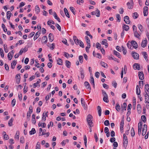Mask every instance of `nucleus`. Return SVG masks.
Returning a JSON list of instances; mask_svg holds the SVG:
<instances>
[{"mask_svg":"<svg viewBox=\"0 0 149 149\" xmlns=\"http://www.w3.org/2000/svg\"><path fill=\"white\" fill-rule=\"evenodd\" d=\"M64 11L65 12V13L66 15V16L68 18H70V16L69 14L68 11L66 8H64Z\"/></svg>","mask_w":149,"mask_h":149,"instance_id":"aec40b11","label":"nucleus"},{"mask_svg":"<svg viewBox=\"0 0 149 149\" xmlns=\"http://www.w3.org/2000/svg\"><path fill=\"white\" fill-rule=\"evenodd\" d=\"M31 113L29 112H27V118L28 120H29L31 117Z\"/></svg>","mask_w":149,"mask_h":149,"instance_id":"338daca9","label":"nucleus"},{"mask_svg":"<svg viewBox=\"0 0 149 149\" xmlns=\"http://www.w3.org/2000/svg\"><path fill=\"white\" fill-rule=\"evenodd\" d=\"M145 103H149V93L146 92V93L145 95Z\"/></svg>","mask_w":149,"mask_h":149,"instance_id":"423d86ee","label":"nucleus"},{"mask_svg":"<svg viewBox=\"0 0 149 149\" xmlns=\"http://www.w3.org/2000/svg\"><path fill=\"white\" fill-rule=\"evenodd\" d=\"M17 63V61L15 60H14L13 61V62L11 63V68L12 69L14 68L15 67V66L16 65Z\"/></svg>","mask_w":149,"mask_h":149,"instance_id":"5701e85b","label":"nucleus"},{"mask_svg":"<svg viewBox=\"0 0 149 149\" xmlns=\"http://www.w3.org/2000/svg\"><path fill=\"white\" fill-rule=\"evenodd\" d=\"M97 109L98 111L99 115L100 116L101 115V108L100 106H98L97 107Z\"/></svg>","mask_w":149,"mask_h":149,"instance_id":"cd10ccee","label":"nucleus"},{"mask_svg":"<svg viewBox=\"0 0 149 149\" xmlns=\"http://www.w3.org/2000/svg\"><path fill=\"white\" fill-rule=\"evenodd\" d=\"M38 125L39 127H41L42 128H44L46 127V124L45 123H40L39 122L38 123Z\"/></svg>","mask_w":149,"mask_h":149,"instance_id":"bb28decb","label":"nucleus"},{"mask_svg":"<svg viewBox=\"0 0 149 149\" xmlns=\"http://www.w3.org/2000/svg\"><path fill=\"white\" fill-rule=\"evenodd\" d=\"M113 53L118 58H120V55L118 52L115 50H114Z\"/></svg>","mask_w":149,"mask_h":149,"instance_id":"c85d7f7f","label":"nucleus"},{"mask_svg":"<svg viewBox=\"0 0 149 149\" xmlns=\"http://www.w3.org/2000/svg\"><path fill=\"white\" fill-rule=\"evenodd\" d=\"M126 107H127V104L125 102H124L123 103V105H122L121 108H123V109H124L125 110H126Z\"/></svg>","mask_w":149,"mask_h":149,"instance_id":"09e8293b","label":"nucleus"},{"mask_svg":"<svg viewBox=\"0 0 149 149\" xmlns=\"http://www.w3.org/2000/svg\"><path fill=\"white\" fill-rule=\"evenodd\" d=\"M123 29L125 30V31H127L129 29V26L126 24H124L123 26Z\"/></svg>","mask_w":149,"mask_h":149,"instance_id":"a211bd4d","label":"nucleus"},{"mask_svg":"<svg viewBox=\"0 0 149 149\" xmlns=\"http://www.w3.org/2000/svg\"><path fill=\"white\" fill-rule=\"evenodd\" d=\"M53 14H54L53 16H54V18L56 19H57L59 22H61V21H60V19L58 17L56 13L55 12H53Z\"/></svg>","mask_w":149,"mask_h":149,"instance_id":"dca6fc26","label":"nucleus"},{"mask_svg":"<svg viewBox=\"0 0 149 149\" xmlns=\"http://www.w3.org/2000/svg\"><path fill=\"white\" fill-rule=\"evenodd\" d=\"M19 131H17L16 133V134L15 136V138L16 139H17V140H18L19 139Z\"/></svg>","mask_w":149,"mask_h":149,"instance_id":"e433bc0d","label":"nucleus"},{"mask_svg":"<svg viewBox=\"0 0 149 149\" xmlns=\"http://www.w3.org/2000/svg\"><path fill=\"white\" fill-rule=\"evenodd\" d=\"M147 130L143 129L142 134L143 136H144L146 133Z\"/></svg>","mask_w":149,"mask_h":149,"instance_id":"13d9d810","label":"nucleus"},{"mask_svg":"<svg viewBox=\"0 0 149 149\" xmlns=\"http://www.w3.org/2000/svg\"><path fill=\"white\" fill-rule=\"evenodd\" d=\"M134 36H135L136 37L138 38V39L140 38V36L139 34L137 32L136 30L135 32H134Z\"/></svg>","mask_w":149,"mask_h":149,"instance_id":"b1692460","label":"nucleus"},{"mask_svg":"<svg viewBox=\"0 0 149 149\" xmlns=\"http://www.w3.org/2000/svg\"><path fill=\"white\" fill-rule=\"evenodd\" d=\"M73 39L75 43L77 45H78L79 44V41H80V40H79L77 38V37L75 36H73Z\"/></svg>","mask_w":149,"mask_h":149,"instance_id":"ddd939ff","label":"nucleus"},{"mask_svg":"<svg viewBox=\"0 0 149 149\" xmlns=\"http://www.w3.org/2000/svg\"><path fill=\"white\" fill-rule=\"evenodd\" d=\"M137 110L138 112L140 113L141 112V105L140 104H138L137 105Z\"/></svg>","mask_w":149,"mask_h":149,"instance_id":"72a5a7b5","label":"nucleus"},{"mask_svg":"<svg viewBox=\"0 0 149 149\" xmlns=\"http://www.w3.org/2000/svg\"><path fill=\"white\" fill-rule=\"evenodd\" d=\"M41 34V31H38L36 33L33 38V39L34 40H36L37 38H38L39 36H40V35Z\"/></svg>","mask_w":149,"mask_h":149,"instance_id":"f8f14e48","label":"nucleus"},{"mask_svg":"<svg viewBox=\"0 0 149 149\" xmlns=\"http://www.w3.org/2000/svg\"><path fill=\"white\" fill-rule=\"evenodd\" d=\"M131 135L132 136H134L135 134L134 129L132 127L131 130Z\"/></svg>","mask_w":149,"mask_h":149,"instance_id":"8fccbe9b","label":"nucleus"},{"mask_svg":"<svg viewBox=\"0 0 149 149\" xmlns=\"http://www.w3.org/2000/svg\"><path fill=\"white\" fill-rule=\"evenodd\" d=\"M35 11L36 12V13L38 14L40 12V8L38 5H36V6Z\"/></svg>","mask_w":149,"mask_h":149,"instance_id":"c9c22d12","label":"nucleus"},{"mask_svg":"<svg viewBox=\"0 0 149 149\" xmlns=\"http://www.w3.org/2000/svg\"><path fill=\"white\" fill-rule=\"evenodd\" d=\"M49 38L50 42H52L54 40V36L52 33H50L49 35Z\"/></svg>","mask_w":149,"mask_h":149,"instance_id":"2eb2a0df","label":"nucleus"},{"mask_svg":"<svg viewBox=\"0 0 149 149\" xmlns=\"http://www.w3.org/2000/svg\"><path fill=\"white\" fill-rule=\"evenodd\" d=\"M139 15L136 12H135L133 13L132 17L134 19H136L138 18Z\"/></svg>","mask_w":149,"mask_h":149,"instance_id":"f704fd0d","label":"nucleus"},{"mask_svg":"<svg viewBox=\"0 0 149 149\" xmlns=\"http://www.w3.org/2000/svg\"><path fill=\"white\" fill-rule=\"evenodd\" d=\"M131 43L133 47L135 49H136L138 47V45L136 42L134 40H132L131 41Z\"/></svg>","mask_w":149,"mask_h":149,"instance_id":"9b49d317","label":"nucleus"},{"mask_svg":"<svg viewBox=\"0 0 149 149\" xmlns=\"http://www.w3.org/2000/svg\"><path fill=\"white\" fill-rule=\"evenodd\" d=\"M116 110L118 111H120V106L119 104L117 103L116 104Z\"/></svg>","mask_w":149,"mask_h":149,"instance_id":"58836bf2","label":"nucleus"},{"mask_svg":"<svg viewBox=\"0 0 149 149\" xmlns=\"http://www.w3.org/2000/svg\"><path fill=\"white\" fill-rule=\"evenodd\" d=\"M140 65L138 63H135L133 65V67L135 70H140Z\"/></svg>","mask_w":149,"mask_h":149,"instance_id":"6e6552de","label":"nucleus"},{"mask_svg":"<svg viewBox=\"0 0 149 149\" xmlns=\"http://www.w3.org/2000/svg\"><path fill=\"white\" fill-rule=\"evenodd\" d=\"M47 23L48 25H51V23L53 24H55L54 22L52 20H49L48 21Z\"/></svg>","mask_w":149,"mask_h":149,"instance_id":"4d7b16f0","label":"nucleus"},{"mask_svg":"<svg viewBox=\"0 0 149 149\" xmlns=\"http://www.w3.org/2000/svg\"><path fill=\"white\" fill-rule=\"evenodd\" d=\"M55 26L57 28V29L59 30V31H61V28L60 26L58 24H56L55 25Z\"/></svg>","mask_w":149,"mask_h":149,"instance_id":"0e129e2a","label":"nucleus"},{"mask_svg":"<svg viewBox=\"0 0 149 149\" xmlns=\"http://www.w3.org/2000/svg\"><path fill=\"white\" fill-rule=\"evenodd\" d=\"M132 56L135 59H138L139 58V54L135 52H132Z\"/></svg>","mask_w":149,"mask_h":149,"instance_id":"0eeeda50","label":"nucleus"},{"mask_svg":"<svg viewBox=\"0 0 149 149\" xmlns=\"http://www.w3.org/2000/svg\"><path fill=\"white\" fill-rule=\"evenodd\" d=\"M57 64L61 65H62V60L61 58H58L57 61Z\"/></svg>","mask_w":149,"mask_h":149,"instance_id":"a19ab883","label":"nucleus"},{"mask_svg":"<svg viewBox=\"0 0 149 149\" xmlns=\"http://www.w3.org/2000/svg\"><path fill=\"white\" fill-rule=\"evenodd\" d=\"M123 144L124 146L126 147L128 144V141L127 136L125 134H123Z\"/></svg>","mask_w":149,"mask_h":149,"instance_id":"f03ea898","label":"nucleus"},{"mask_svg":"<svg viewBox=\"0 0 149 149\" xmlns=\"http://www.w3.org/2000/svg\"><path fill=\"white\" fill-rule=\"evenodd\" d=\"M81 78L83 79L84 77V72L83 70L81 71Z\"/></svg>","mask_w":149,"mask_h":149,"instance_id":"69168bd1","label":"nucleus"},{"mask_svg":"<svg viewBox=\"0 0 149 149\" xmlns=\"http://www.w3.org/2000/svg\"><path fill=\"white\" fill-rule=\"evenodd\" d=\"M144 74L142 71L139 72L138 74V76L139 79L141 80H143L144 79Z\"/></svg>","mask_w":149,"mask_h":149,"instance_id":"20e7f679","label":"nucleus"},{"mask_svg":"<svg viewBox=\"0 0 149 149\" xmlns=\"http://www.w3.org/2000/svg\"><path fill=\"white\" fill-rule=\"evenodd\" d=\"M41 82L40 79H39L36 83H35L33 84V86L34 88H36L37 86V85L39 84Z\"/></svg>","mask_w":149,"mask_h":149,"instance_id":"37998d69","label":"nucleus"},{"mask_svg":"<svg viewBox=\"0 0 149 149\" xmlns=\"http://www.w3.org/2000/svg\"><path fill=\"white\" fill-rule=\"evenodd\" d=\"M83 56H79V61L80 63H82L83 62Z\"/></svg>","mask_w":149,"mask_h":149,"instance_id":"de8ad7c7","label":"nucleus"},{"mask_svg":"<svg viewBox=\"0 0 149 149\" xmlns=\"http://www.w3.org/2000/svg\"><path fill=\"white\" fill-rule=\"evenodd\" d=\"M129 42L127 44V46L128 48L130 49H131L132 47V44L131 43H129Z\"/></svg>","mask_w":149,"mask_h":149,"instance_id":"bf43d9fd","label":"nucleus"},{"mask_svg":"<svg viewBox=\"0 0 149 149\" xmlns=\"http://www.w3.org/2000/svg\"><path fill=\"white\" fill-rule=\"evenodd\" d=\"M136 93L137 95H139L140 94L141 91L138 86L137 85L136 88Z\"/></svg>","mask_w":149,"mask_h":149,"instance_id":"2f4dec72","label":"nucleus"},{"mask_svg":"<svg viewBox=\"0 0 149 149\" xmlns=\"http://www.w3.org/2000/svg\"><path fill=\"white\" fill-rule=\"evenodd\" d=\"M41 41L42 42V43L44 44H46L47 41V37L46 36H43L42 38Z\"/></svg>","mask_w":149,"mask_h":149,"instance_id":"9d476101","label":"nucleus"},{"mask_svg":"<svg viewBox=\"0 0 149 149\" xmlns=\"http://www.w3.org/2000/svg\"><path fill=\"white\" fill-rule=\"evenodd\" d=\"M138 27L139 29L140 30L141 32H142L143 31V26L141 24H138Z\"/></svg>","mask_w":149,"mask_h":149,"instance_id":"79ce46f5","label":"nucleus"},{"mask_svg":"<svg viewBox=\"0 0 149 149\" xmlns=\"http://www.w3.org/2000/svg\"><path fill=\"white\" fill-rule=\"evenodd\" d=\"M85 39L87 45H91L90 41L89 39V38L88 36H86L85 37Z\"/></svg>","mask_w":149,"mask_h":149,"instance_id":"4be33fe9","label":"nucleus"},{"mask_svg":"<svg viewBox=\"0 0 149 149\" xmlns=\"http://www.w3.org/2000/svg\"><path fill=\"white\" fill-rule=\"evenodd\" d=\"M100 64L102 67L105 68H107L108 67L107 64L103 62H101Z\"/></svg>","mask_w":149,"mask_h":149,"instance_id":"c756f323","label":"nucleus"},{"mask_svg":"<svg viewBox=\"0 0 149 149\" xmlns=\"http://www.w3.org/2000/svg\"><path fill=\"white\" fill-rule=\"evenodd\" d=\"M116 17L117 19V20L118 22H120V21L121 17L120 15L119 14H117L116 15Z\"/></svg>","mask_w":149,"mask_h":149,"instance_id":"603ef678","label":"nucleus"},{"mask_svg":"<svg viewBox=\"0 0 149 149\" xmlns=\"http://www.w3.org/2000/svg\"><path fill=\"white\" fill-rule=\"evenodd\" d=\"M142 126V123L141 122H139L138 125V129L141 130Z\"/></svg>","mask_w":149,"mask_h":149,"instance_id":"5fc2aeb1","label":"nucleus"},{"mask_svg":"<svg viewBox=\"0 0 149 149\" xmlns=\"http://www.w3.org/2000/svg\"><path fill=\"white\" fill-rule=\"evenodd\" d=\"M33 112V108L31 106H30L29 109V111L27 112H29L30 113H32Z\"/></svg>","mask_w":149,"mask_h":149,"instance_id":"774afa93","label":"nucleus"},{"mask_svg":"<svg viewBox=\"0 0 149 149\" xmlns=\"http://www.w3.org/2000/svg\"><path fill=\"white\" fill-rule=\"evenodd\" d=\"M3 50L1 49H0V54L1 57L3 58L4 57V54L3 53Z\"/></svg>","mask_w":149,"mask_h":149,"instance_id":"49530a36","label":"nucleus"},{"mask_svg":"<svg viewBox=\"0 0 149 149\" xmlns=\"http://www.w3.org/2000/svg\"><path fill=\"white\" fill-rule=\"evenodd\" d=\"M112 86L115 88H116L117 87V84L116 82L115 81H113L112 83Z\"/></svg>","mask_w":149,"mask_h":149,"instance_id":"680f3d73","label":"nucleus"},{"mask_svg":"<svg viewBox=\"0 0 149 149\" xmlns=\"http://www.w3.org/2000/svg\"><path fill=\"white\" fill-rule=\"evenodd\" d=\"M103 101L106 102L107 103L109 102V100L108 98V96H104L103 98Z\"/></svg>","mask_w":149,"mask_h":149,"instance_id":"3c124183","label":"nucleus"},{"mask_svg":"<svg viewBox=\"0 0 149 149\" xmlns=\"http://www.w3.org/2000/svg\"><path fill=\"white\" fill-rule=\"evenodd\" d=\"M122 51L123 54L124 55H125L126 54L127 51L126 49H125L123 46H122Z\"/></svg>","mask_w":149,"mask_h":149,"instance_id":"052dcab7","label":"nucleus"},{"mask_svg":"<svg viewBox=\"0 0 149 149\" xmlns=\"http://www.w3.org/2000/svg\"><path fill=\"white\" fill-rule=\"evenodd\" d=\"M133 2L132 0H131V2L127 3V5L128 6V8L129 9H132L133 8Z\"/></svg>","mask_w":149,"mask_h":149,"instance_id":"39448f33","label":"nucleus"},{"mask_svg":"<svg viewBox=\"0 0 149 149\" xmlns=\"http://www.w3.org/2000/svg\"><path fill=\"white\" fill-rule=\"evenodd\" d=\"M13 118H11L10 119V120H9V121L8 122V125L9 126H12V123L13 120Z\"/></svg>","mask_w":149,"mask_h":149,"instance_id":"473e14b6","label":"nucleus"},{"mask_svg":"<svg viewBox=\"0 0 149 149\" xmlns=\"http://www.w3.org/2000/svg\"><path fill=\"white\" fill-rule=\"evenodd\" d=\"M8 57L9 59L10 60H11L12 57V56L11 52H9L8 53Z\"/></svg>","mask_w":149,"mask_h":149,"instance_id":"6e6d98bb","label":"nucleus"},{"mask_svg":"<svg viewBox=\"0 0 149 149\" xmlns=\"http://www.w3.org/2000/svg\"><path fill=\"white\" fill-rule=\"evenodd\" d=\"M12 13H11L10 11H8L6 13L7 18L9 20L10 19L11 15Z\"/></svg>","mask_w":149,"mask_h":149,"instance_id":"a878e982","label":"nucleus"},{"mask_svg":"<svg viewBox=\"0 0 149 149\" xmlns=\"http://www.w3.org/2000/svg\"><path fill=\"white\" fill-rule=\"evenodd\" d=\"M145 89L146 93V92H147L148 93H149V85L148 84H146Z\"/></svg>","mask_w":149,"mask_h":149,"instance_id":"412c9836","label":"nucleus"},{"mask_svg":"<svg viewBox=\"0 0 149 149\" xmlns=\"http://www.w3.org/2000/svg\"><path fill=\"white\" fill-rule=\"evenodd\" d=\"M36 149H40V143L39 142H37L36 143Z\"/></svg>","mask_w":149,"mask_h":149,"instance_id":"c03bdc74","label":"nucleus"},{"mask_svg":"<svg viewBox=\"0 0 149 149\" xmlns=\"http://www.w3.org/2000/svg\"><path fill=\"white\" fill-rule=\"evenodd\" d=\"M85 86L86 88L87 89H89L90 90L91 89V88L89 83L87 81H85L84 83Z\"/></svg>","mask_w":149,"mask_h":149,"instance_id":"f3484780","label":"nucleus"},{"mask_svg":"<svg viewBox=\"0 0 149 149\" xmlns=\"http://www.w3.org/2000/svg\"><path fill=\"white\" fill-rule=\"evenodd\" d=\"M79 42V44L78 45H79L81 47L84 48V45L83 43L81 40H80V41Z\"/></svg>","mask_w":149,"mask_h":149,"instance_id":"864d4df0","label":"nucleus"},{"mask_svg":"<svg viewBox=\"0 0 149 149\" xmlns=\"http://www.w3.org/2000/svg\"><path fill=\"white\" fill-rule=\"evenodd\" d=\"M100 10L98 9H97L95 11H93L91 13V15H96L97 17H99L100 16Z\"/></svg>","mask_w":149,"mask_h":149,"instance_id":"7ed1b4c3","label":"nucleus"},{"mask_svg":"<svg viewBox=\"0 0 149 149\" xmlns=\"http://www.w3.org/2000/svg\"><path fill=\"white\" fill-rule=\"evenodd\" d=\"M124 123V120H121V122L120 123V130H121V131L123 132V126Z\"/></svg>","mask_w":149,"mask_h":149,"instance_id":"393cba45","label":"nucleus"},{"mask_svg":"<svg viewBox=\"0 0 149 149\" xmlns=\"http://www.w3.org/2000/svg\"><path fill=\"white\" fill-rule=\"evenodd\" d=\"M93 117L90 114H89L87 116V121L88 123V125L90 126V127H91L93 126V123L92 122V119H93Z\"/></svg>","mask_w":149,"mask_h":149,"instance_id":"f257e3e1","label":"nucleus"},{"mask_svg":"<svg viewBox=\"0 0 149 149\" xmlns=\"http://www.w3.org/2000/svg\"><path fill=\"white\" fill-rule=\"evenodd\" d=\"M141 118L142 120L143 121V122L144 123H146V117L144 115H142L141 116Z\"/></svg>","mask_w":149,"mask_h":149,"instance_id":"a18cd8bd","label":"nucleus"},{"mask_svg":"<svg viewBox=\"0 0 149 149\" xmlns=\"http://www.w3.org/2000/svg\"><path fill=\"white\" fill-rule=\"evenodd\" d=\"M70 9L71 11L73 13L74 15H75V10L74 8L72 7H70Z\"/></svg>","mask_w":149,"mask_h":149,"instance_id":"ea45409f","label":"nucleus"},{"mask_svg":"<svg viewBox=\"0 0 149 149\" xmlns=\"http://www.w3.org/2000/svg\"><path fill=\"white\" fill-rule=\"evenodd\" d=\"M36 131L34 128H32L31 130L29 132V134L30 135H32L36 133Z\"/></svg>","mask_w":149,"mask_h":149,"instance_id":"4c0bfd02","label":"nucleus"},{"mask_svg":"<svg viewBox=\"0 0 149 149\" xmlns=\"http://www.w3.org/2000/svg\"><path fill=\"white\" fill-rule=\"evenodd\" d=\"M147 43V40L146 39L143 40L141 44V47H145L146 46Z\"/></svg>","mask_w":149,"mask_h":149,"instance_id":"1a4fd4ad","label":"nucleus"},{"mask_svg":"<svg viewBox=\"0 0 149 149\" xmlns=\"http://www.w3.org/2000/svg\"><path fill=\"white\" fill-rule=\"evenodd\" d=\"M65 65L66 67L68 68H70V62L66 60L65 61Z\"/></svg>","mask_w":149,"mask_h":149,"instance_id":"7c9ffc66","label":"nucleus"},{"mask_svg":"<svg viewBox=\"0 0 149 149\" xmlns=\"http://www.w3.org/2000/svg\"><path fill=\"white\" fill-rule=\"evenodd\" d=\"M142 54L143 55L144 58L147 61H148V60L147 58V54L146 52H142Z\"/></svg>","mask_w":149,"mask_h":149,"instance_id":"6ab92c4d","label":"nucleus"},{"mask_svg":"<svg viewBox=\"0 0 149 149\" xmlns=\"http://www.w3.org/2000/svg\"><path fill=\"white\" fill-rule=\"evenodd\" d=\"M84 1L83 0H77V3L78 4L80 5L81 3H83Z\"/></svg>","mask_w":149,"mask_h":149,"instance_id":"e2e57ef3","label":"nucleus"},{"mask_svg":"<svg viewBox=\"0 0 149 149\" xmlns=\"http://www.w3.org/2000/svg\"><path fill=\"white\" fill-rule=\"evenodd\" d=\"M124 21L125 22V23L127 24H130L129 18L127 16H125L124 17Z\"/></svg>","mask_w":149,"mask_h":149,"instance_id":"4468645a","label":"nucleus"}]
</instances>
